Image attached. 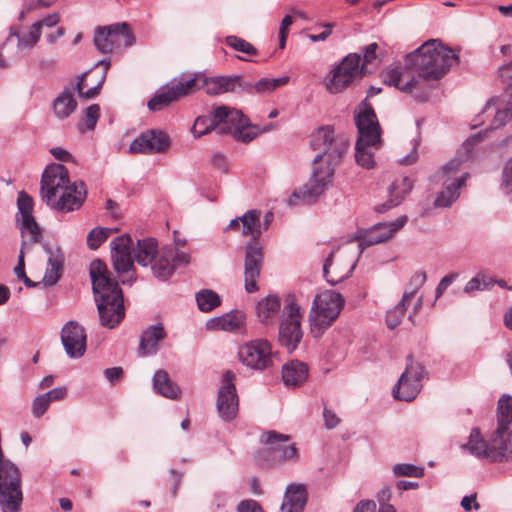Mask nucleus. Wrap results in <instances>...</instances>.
Segmentation results:
<instances>
[{
	"mask_svg": "<svg viewBox=\"0 0 512 512\" xmlns=\"http://www.w3.org/2000/svg\"><path fill=\"white\" fill-rule=\"evenodd\" d=\"M310 145L316 152L311 177L287 199L289 206L312 204L328 189L335 167L347 152L350 142L345 135H335L331 126H321L311 134Z\"/></svg>",
	"mask_w": 512,
	"mask_h": 512,
	"instance_id": "1",
	"label": "nucleus"
},
{
	"mask_svg": "<svg viewBox=\"0 0 512 512\" xmlns=\"http://www.w3.org/2000/svg\"><path fill=\"white\" fill-rule=\"evenodd\" d=\"M87 195L84 182L69 180L67 168L62 164L48 165L41 179V196L51 208L61 212L79 209Z\"/></svg>",
	"mask_w": 512,
	"mask_h": 512,
	"instance_id": "2",
	"label": "nucleus"
},
{
	"mask_svg": "<svg viewBox=\"0 0 512 512\" xmlns=\"http://www.w3.org/2000/svg\"><path fill=\"white\" fill-rule=\"evenodd\" d=\"M89 271L100 324L112 329L125 316L122 290L119 283L109 277L107 266L101 260L92 261Z\"/></svg>",
	"mask_w": 512,
	"mask_h": 512,
	"instance_id": "3",
	"label": "nucleus"
},
{
	"mask_svg": "<svg viewBox=\"0 0 512 512\" xmlns=\"http://www.w3.org/2000/svg\"><path fill=\"white\" fill-rule=\"evenodd\" d=\"M459 61L458 54L439 39H431L405 57V67L424 80H438Z\"/></svg>",
	"mask_w": 512,
	"mask_h": 512,
	"instance_id": "4",
	"label": "nucleus"
},
{
	"mask_svg": "<svg viewBox=\"0 0 512 512\" xmlns=\"http://www.w3.org/2000/svg\"><path fill=\"white\" fill-rule=\"evenodd\" d=\"M482 138V132L470 136L464 143L465 152H458L442 168L434 174V181L443 185V190L434 201L436 207L447 208L460 196V189L465 185L469 177L467 172H461V168L469 158L472 148Z\"/></svg>",
	"mask_w": 512,
	"mask_h": 512,
	"instance_id": "5",
	"label": "nucleus"
},
{
	"mask_svg": "<svg viewBox=\"0 0 512 512\" xmlns=\"http://www.w3.org/2000/svg\"><path fill=\"white\" fill-rule=\"evenodd\" d=\"M241 232L252 238V241L245 245L244 281L246 292L253 293L258 290L257 281L264 259L262 246L257 241L262 234L258 210H248L241 216Z\"/></svg>",
	"mask_w": 512,
	"mask_h": 512,
	"instance_id": "6",
	"label": "nucleus"
},
{
	"mask_svg": "<svg viewBox=\"0 0 512 512\" xmlns=\"http://www.w3.org/2000/svg\"><path fill=\"white\" fill-rule=\"evenodd\" d=\"M358 137L355 144V159L365 169L375 166L374 151L381 146V128L373 108L365 101L355 113Z\"/></svg>",
	"mask_w": 512,
	"mask_h": 512,
	"instance_id": "7",
	"label": "nucleus"
},
{
	"mask_svg": "<svg viewBox=\"0 0 512 512\" xmlns=\"http://www.w3.org/2000/svg\"><path fill=\"white\" fill-rule=\"evenodd\" d=\"M289 435L274 430L261 434L260 442L266 447L256 452L254 460L261 468H271L299 461V452L294 444H287Z\"/></svg>",
	"mask_w": 512,
	"mask_h": 512,
	"instance_id": "8",
	"label": "nucleus"
},
{
	"mask_svg": "<svg viewBox=\"0 0 512 512\" xmlns=\"http://www.w3.org/2000/svg\"><path fill=\"white\" fill-rule=\"evenodd\" d=\"M344 304L340 293L325 290L317 294L308 315L310 332L314 338L321 337L338 318Z\"/></svg>",
	"mask_w": 512,
	"mask_h": 512,
	"instance_id": "9",
	"label": "nucleus"
},
{
	"mask_svg": "<svg viewBox=\"0 0 512 512\" xmlns=\"http://www.w3.org/2000/svg\"><path fill=\"white\" fill-rule=\"evenodd\" d=\"M361 256V249L353 247L350 243L343 247L334 248L323 263V277L334 286L349 278Z\"/></svg>",
	"mask_w": 512,
	"mask_h": 512,
	"instance_id": "10",
	"label": "nucleus"
},
{
	"mask_svg": "<svg viewBox=\"0 0 512 512\" xmlns=\"http://www.w3.org/2000/svg\"><path fill=\"white\" fill-rule=\"evenodd\" d=\"M303 312L294 296H288L282 308L278 341L289 353L293 352L303 337L301 321Z\"/></svg>",
	"mask_w": 512,
	"mask_h": 512,
	"instance_id": "11",
	"label": "nucleus"
},
{
	"mask_svg": "<svg viewBox=\"0 0 512 512\" xmlns=\"http://www.w3.org/2000/svg\"><path fill=\"white\" fill-rule=\"evenodd\" d=\"M21 472L16 464L0 454V506L22 504Z\"/></svg>",
	"mask_w": 512,
	"mask_h": 512,
	"instance_id": "12",
	"label": "nucleus"
},
{
	"mask_svg": "<svg viewBox=\"0 0 512 512\" xmlns=\"http://www.w3.org/2000/svg\"><path fill=\"white\" fill-rule=\"evenodd\" d=\"M197 89V77L182 75L179 79H172L169 83L158 89L155 95L148 101L147 106L151 111L162 110L173 101L193 93Z\"/></svg>",
	"mask_w": 512,
	"mask_h": 512,
	"instance_id": "13",
	"label": "nucleus"
},
{
	"mask_svg": "<svg viewBox=\"0 0 512 512\" xmlns=\"http://www.w3.org/2000/svg\"><path fill=\"white\" fill-rule=\"evenodd\" d=\"M361 55L358 53H350L336 65L330 72V76L326 82V88L330 93H340L347 88L354 79L363 74L360 68Z\"/></svg>",
	"mask_w": 512,
	"mask_h": 512,
	"instance_id": "14",
	"label": "nucleus"
},
{
	"mask_svg": "<svg viewBox=\"0 0 512 512\" xmlns=\"http://www.w3.org/2000/svg\"><path fill=\"white\" fill-rule=\"evenodd\" d=\"M134 42L135 37L125 22L98 27L94 35V45L101 53H111L114 47L120 43L129 47Z\"/></svg>",
	"mask_w": 512,
	"mask_h": 512,
	"instance_id": "15",
	"label": "nucleus"
},
{
	"mask_svg": "<svg viewBox=\"0 0 512 512\" xmlns=\"http://www.w3.org/2000/svg\"><path fill=\"white\" fill-rule=\"evenodd\" d=\"M407 361L406 368L392 393L394 398L408 402L414 400L421 391L424 368L420 363L413 361L411 356L407 357Z\"/></svg>",
	"mask_w": 512,
	"mask_h": 512,
	"instance_id": "16",
	"label": "nucleus"
},
{
	"mask_svg": "<svg viewBox=\"0 0 512 512\" xmlns=\"http://www.w3.org/2000/svg\"><path fill=\"white\" fill-rule=\"evenodd\" d=\"M500 77L506 84V90L499 97L491 99L485 106V110L495 108V116L492 128L504 126L512 118V61L500 69Z\"/></svg>",
	"mask_w": 512,
	"mask_h": 512,
	"instance_id": "17",
	"label": "nucleus"
},
{
	"mask_svg": "<svg viewBox=\"0 0 512 512\" xmlns=\"http://www.w3.org/2000/svg\"><path fill=\"white\" fill-rule=\"evenodd\" d=\"M190 263V254L180 251L176 246L163 247L153 260L151 269L155 278L160 281L168 280L177 268L187 266Z\"/></svg>",
	"mask_w": 512,
	"mask_h": 512,
	"instance_id": "18",
	"label": "nucleus"
},
{
	"mask_svg": "<svg viewBox=\"0 0 512 512\" xmlns=\"http://www.w3.org/2000/svg\"><path fill=\"white\" fill-rule=\"evenodd\" d=\"M239 361L253 370H265L273 365L271 344L264 339L249 341L238 350Z\"/></svg>",
	"mask_w": 512,
	"mask_h": 512,
	"instance_id": "19",
	"label": "nucleus"
},
{
	"mask_svg": "<svg viewBox=\"0 0 512 512\" xmlns=\"http://www.w3.org/2000/svg\"><path fill=\"white\" fill-rule=\"evenodd\" d=\"M407 222V216L403 215L391 222H379L369 229L359 230L354 239L359 241L357 249L361 253L366 247L383 243L390 239Z\"/></svg>",
	"mask_w": 512,
	"mask_h": 512,
	"instance_id": "20",
	"label": "nucleus"
},
{
	"mask_svg": "<svg viewBox=\"0 0 512 512\" xmlns=\"http://www.w3.org/2000/svg\"><path fill=\"white\" fill-rule=\"evenodd\" d=\"M235 377L232 371L225 372L218 391L217 411L225 422L232 421L237 416L239 409V398L234 384Z\"/></svg>",
	"mask_w": 512,
	"mask_h": 512,
	"instance_id": "21",
	"label": "nucleus"
},
{
	"mask_svg": "<svg viewBox=\"0 0 512 512\" xmlns=\"http://www.w3.org/2000/svg\"><path fill=\"white\" fill-rule=\"evenodd\" d=\"M170 146L169 136L156 129L142 132L130 144L129 152L131 154H156L162 153Z\"/></svg>",
	"mask_w": 512,
	"mask_h": 512,
	"instance_id": "22",
	"label": "nucleus"
},
{
	"mask_svg": "<svg viewBox=\"0 0 512 512\" xmlns=\"http://www.w3.org/2000/svg\"><path fill=\"white\" fill-rule=\"evenodd\" d=\"M406 67L401 66L400 64H391L388 66L382 73L381 77L384 84L393 86L404 93L413 94L414 98L419 102H424L428 99L427 92L417 93V90L420 88V80L415 77H412L405 82H403L402 77Z\"/></svg>",
	"mask_w": 512,
	"mask_h": 512,
	"instance_id": "23",
	"label": "nucleus"
},
{
	"mask_svg": "<svg viewBox=\"0 0 512 512\" xmlns=\"http://www.w3.org/2000/svg\"><path fill=\"white\" fill-rule=\"evenodd\" d=\"M86 332L76 321H68L61 330V342L70 358H80L86 351Z\"/></svg>",
	"mask_w": 512,
	"mask_h": 512,
	"instance_id": "24",
	"label": "nucleus"
},
{
	"mask_svg": "<svg viewBox=\"0 0 512 512\" xmlns=\"http://www.w3.org/2000/svg\"><path fill=\"white\" fill-rule=\"evenodd\" d=\"M488 458L493 462H508L512 459V431L497 427L488 439Z\"/></svg>",
	"mask_w": 512,
	"mask_h": 512,
	"instance_id": "25",
	"label": "nucleus"
},
{
	"mask_svg": "<svg viewBox=\"0 0 512 512\" xmlns=\"http://www.w3.org/2000/svg\"><path fill=\"white\" fill-rule=\"evenodd\" d=\"M132 244V238L128 234L118 236L111 241V259L117 273H129L133 270Z\"/></svg>",
	"mask_w": 512,
	"mask_h": 512,
	"instance_id": "26",
	"label": "nucleus"
},
{
	"mask_svg": "<svg viewBox=\"0 0 512 512\" xmlns=\"http://www.w3.org/2000/svg\"><path fill=\"white\" fill-rule=\"evenodd\" d=\"M243 113L235 108L220 105L212 110V116L217 134H232L236 126L241 124Z\"/></svg>",
	"mask_w": 512,
	"mask_h": 512,
	"instance_id": "27",
	"label": "nucleus"
},
{
	"mask_svg": "<svg viewBox=\"0 0 512 512\" xmlns=\"http://www.w3.org/2000/svg\"><path fill=\"white\" fill-rule=\"evenodd\" d=\"M166 335V331L160 323L147 327L140 337L138 355L140 357L155 355L160 348V342L166 338Z\"/></svg>",
	"mask_w": 512,
	"mask_h": 512,
	"instance_id": "28",
	"label": "nucleus"
},
{
	"mask_svg": "<svg viewBox=\"0 0 512 512\" xmlns=\"http://www.w3.org/2000/svg\"><path fill=\"white\" fill-rule=\"evenodd\" d=\"M44 250L48 255V260L42 283L45 286H53L59 281L62 275L64 256L58 247L52 248L48 245H44Z\"/></svg>",
	"mask_w": 512,
	"mask_h": 512,
	"instance_id": "29",
	"label": "nucleus"
},
{
	"mask_svg": "<svg viewBox=\"0 0 512 512\" xmlns=\"http://www.w3.org/2000/svg\"><path fill=\"white\" fill-rule=\"evenodd\" d=\"M413 188V181L407 177L402 176L396 178L389 187V199L386 203L377 207L379 213H383L390 208L398 206L407 194Z\"/></svg>",
	"mask_w": 512,
	"mask_h": 512,
	"instance_id": "30",
	"label": "nucleus"
},
{
	"mask_svg": "<svg viewBox=\"0 0 512 512\" xmlns=\"http://www.w3.org/2000/svg\"><path fill=\"white\" fill-rule=\"evenodd\" d=\"M201 87L208 95H218L234 92L241 88L239 76H216L204 78Z\"/></svg>",
	"mask_w": 512,
	"mask_h": 512,
	"instance_id": "31",
	"label": "nucleus"
},
{
	"mask_svg": "<svg viewBox=\"0 0 512 512\" xmlns=\"http://www.w3.org/2000/svg\"><path fill=\"white\" fill-rule=\"evenodd\" d=\"M308 376V365L299 360H292L282 367V380L286 387H300L307 381Z\"/></svg>",
	"mask_w": 512,
	"mask_h": 512,
	"instance_id": "32",
	"label": "nucleus"
},
{
	"mask_svg": "<svg viewBox=\"0 0 512 512\" xmlns=\"http://www.w3.org/2000/svg\"><path fill=\"white\" fill-rule=\"evenodd\" d=\"M256 317L261 324L273 325L281 311V301L277 295H268L260 299L255 308Z\"/></svg>",
	"mask_w": 512,
	"mask_h": 512,
	"instance_id": "33",
	"label": "nucleus"
},
{
	"mask_svg": "<svg viewBox=\"0 0 512 512\" xmlns=\"http://www.w3.org/2000/svg\"><path fill=\"white\" fill-rule=\"evenodd\" d=\"M245 315L241 311H232L220 317L212 318L207 322V327L213 330L237 332L244 328Z\"/></svg>",
	"mask_w": 512,
	"mask_h": 512,
	"instance_id": "34",
	"label": "nucleus"
},
{
	"mask_svg": "<svg viewBox=\"0 0 512 512\" xmlns=\"http://www.w3.org/2000/svg\"><path fill=\"white\" fill-rule=\"evenodd\" d=\"M77 106L78 103L71 88H65L52 102L53 114L58 120L69 118Z\"/></svg>",
	"mask_w": 512,
	"mask_h": 512,
	"instance_id": "35",
	"label": "nucleus"
},
{
	"mask_svg": "<svg viewBox=\"0 0 512 512\" xmlns=\"http://www.w3.org/2000/svg\"><path fill=\"white\" fill-rule=\"evenodd\" d=\"M133 251L137 263L143 267H147L153 263V260L157 257L160 250H158L157 240L152 237H147L139 239Z\"/></svg>",
	"mask_w": 512,
	"mask_h": 512,
	"instance_id": "36",
	"label": "nucleus"
},
{
	"mask_svg": "<svg viewBox=\"0 0 512 512\" xmlns=\"http://www.w3.org/2000/svg\"><path fill=\"white\" fill-rule=\"evenodd\" d=\"M153 388L163 397L176 400L181 395V389L173 383L165 370H157L153 376Z\"/></svg>",
	"mask_w": 512,
	"mask_h": 512,
	"instance_id": "37",
	"label": "nucleus"
},
{
	"mask_svg": "<svg viewBox=\"0 0 512 512\" xmlns=\"http://www.w3.org/2000/svg\"><path fill=\"white\" fill-rule=\"evenodd\" d=\"M23 238L21 249H27L29 245L38 243L42 238V232L34 217L17 221Z\"/></svg>",
	"mask_w": 512,
	"mask_h": 512,
	"instance_id": "38",
	"label": "nucleus"
},
{
	"mask_svg": "<svg viewBox=\"0 0 512 512\" xmlns=\"http://www.w3.org/2000/svg\"><path fill=\"white\" fill-rule=\"evenodd\" d=\"M383 56L384 53L377 43L374 42L365 46L363 48V62L360 63L363 74L371 73L376 69L380 65Z\"/></svg>",
	"mask_w": 512,
	"mask_h": 512,
	"instance_id": "39",
	"label": "nucleus"
},
{
	"mask_svg": "<svg viewBox=\"0 0 512 512\" xmlns=\"http://www.w3.org/2000/svg\"><path fill=\"white\" fill-rule=\"evenodd\" d=\"M240 122L242 124V127H240V125L239 126L237 125L231 135L235 140L243 142V143L251 142L260 133L268 131L271 127L269 125V126L264 127L263 129H260L259 127L255 126V125H251L249 123L248 118H246L244 116V114L242 115V119Z\"/></svg>",
	"mask_w": 512,
	"mask_h": 512,
	"instance_id": "40",
	"label": "nucleus"
},
{
	"mask_svg": "<svg viewBox=\"0 0 512 512\" xmlns=\"http://www.w3.org/2000/svg\"><path fill=\"white\" fill-rule=\"evenodd\" d=\"M489 442L484 440L478 428H473L470 432L468 442L463 448L470 454L478 458H488Z\"/></svg>",
	"mask_w": 512,
	"mask_h": 512,
	"instance_id": "41",
	"label": "nucleus"
},
{
	"mask_svg": "<svg viewBox=\"0 0 512 512\" xmlns=\"http://www.w3.org/2000/svg\"><path fill=\"white\" fill-rule=\"evenodd\" d=\"M512 423V397L502 395L497 407V427L510 428Z\"/></svg>",
	"mask_w": 512,
	"mask_h": 512,
	"instance_id": "42",
	"label": "nucleus"
},
{
	"mask_svg": "<svg viewBox=\"0 0 512 512\" xmlns=\"http://www.w3.org/2000/svg\"><path fill=\"white\" fill-rule=\"evenodd\" d=\"M198 308L202 312H209L221 304L219 295L210 289H203L196 294Z\"/></svg>",
	"mask_w": 512,
	"mask_h": 512,
	"instance_id": "43",
	"label": "nucleus"
},
{
	"mask_svg": "<svg viewBox=\"0 0 512 512\" xmlns=\"http://www.w3.org/2000/svg\"><path fill=\"white\" fill-rule=\"evenodd\" d=\"M41 33L42 32L38 28V24L34 23L30 26L27 33L22 34V35H20L18 33H13V34H11V36L17 38V47L18 48L30 49V48H33L37 44V42L40 39Z\"/></svg>",
	"mask_w": 512,
	"mask_h": 512,
	"instance_id": "44",
	"label": "nucleus"
},
{
	"mask_svg": "<svg viewBox=\"0 0 512 512\" xmlns=\"http://www.w3.org/2000/svg\"><path fill=\"white\" fill-rule=\"evenodd\" d=\"M212 131H216L212 112L208 115L198 116L191 128V132L195 138H199Z\"/></svg>",
	"mask_w": 512,
	"mask_h": 512,
	"instance_id": "45",
	"label": "nucleus"
},
{
	"mask_svg": "<svg viewBox=\"0 0 512 512\" xmlns=\"http://www.w3.org/2000/svg\"><path fill=\"white\" fill-rule=\"evenodd\" d=\"M33 205V199L26 192H19L17 198L18 214L16 221L25 219V221L27 222L28 218L34 217L32 214Z\"/></svg>",
	"mask_w": 512,
	"mask_h": 512,
	"instance_id": "46",
	"label": "nucleus"
},
{
	"mask_svg": "<svg viewBox=\"0 0 512 512\" xmlns=\"http://www.w3.org/2000/svg\"><path fill=\"white\" fill-rule=\"evenodd\" d=\"M392 471L397 477H414L421 478L424 476L425 470L421 466H417L411 463H399L395 464Z\"/></svg>",
	"mask_w": 512,
	"mask_h": 512,
	"instance_id": "47",
	"label": "nucleus"
},
{
	"mask_svg": "<svg viewBox=\"0 0 512 512\" xmlns=\"http://www.w3.org/2000/svg\"><path fill=\"white\" fill-rule=\"evenodd\" d=\"M409 304V302L401 299V301L396 306L387 312L386 324L390 329H393L400 324Z\"/></svg>",
	"mask_w": 512,
	"mask_h": 512,
	"instance_id": "48",
	"label": "nucleus"
},
{
	"mask_svg": "<svg viewBox=\"0 0 512 512\" xmlns=\"http://www.w3.org/2000/svg\"><path fill=\"white\" fill-rule=\"evenodd\" d=\"M493 284H494V281L491 277H489L485 274L479 273L466 283V285L464 287V292L467 294H471L475 291H480V290L490 288L493 286Z\"/></svg>",
	"mask_w": 512,
	"mask_h": 512,
	"instance_id": "49",
	"label": "nucleus"
},
{
	"mask_svg": "<svg viewBox=\"0 0 512 512\" xmlns=\"http://www.w3.org/2000/svg\"><path fill=\"white\" fill-rule=\"evenodd\" d=\"M426 279L427 276L424 271H417L413 274L409 281L408 289L403 293L402 299L410 303L418 290L424 285Z\"/></svg>",
	"mask_w": 512,
	"mask_h": 512,
	"instance_id": "50",
	"label": "nucleus"
},
{
	"mask_svg": "<svg viewBox=\"0 0 512 512\" xmlns=\"http://www.w3.org/2000/svg\"><path fill=\"white\" fill-rule=\"evenodd\" d=\"M17 58V51L15 50L14 41L12 36L0 46V68L8 67L12 61Z\"/></svg>",
	"mask_w": 512,
	"mask_h": 512,
	"instance_id": "51",
	"label": "nucleus"
},
{
	"mask_svg": "<svg viewBox=\"0 0 512 512\" xmlns=\"http://www.w3.org/2000/svg\"><path fill=\"white\" fill-rule=\"evenodd\" d=\"M225 42L229 47H231L235 51L242 52L247 55L257 54L256 48L251 43L238 36H227Z\"/></svg>",
	"mask_w": 512,
	"mask_h": 512,
	"instance_id": "52",
	"label": "nucleus"
},
{
	"mask_svg": "<svg viewBox=\"0 0 512 512\" xmlns=\"http://www.w3.org/2000/svg\"><path fill=\"white\" fill-rule=\"evenodd\" d=\"M110 234V229L95 227L87 235V245L90 249L96 250L99 246L107 240Z\"/></svg>",
	"mask_w": 512,
	"mask_h": 512,
	"instance_id": "53",
	"label": "nucleus"
},
{
	"mask_svg": "<svg viewBox=\"0 0 512 512\" xmlns=\"http://www.w3.org/2000/svg\"><path fill=\"white\" fill-rule=\"evenodd\" d=\"M500 190L505 195L512 193V157H510L503 166Z\"/></svg>",
	"mask_w": 512,
	"mask_h": 512,
	"instance_id": "54",
	"label": "nucleus"
},
{
	"mask_svg": "<svg viewBox=\"0 0 512 512\" xmlns=\"http://www.w3.org/2000/svg\"><path fill=\"white\" fill-rule=\"evenodd\" d=\"M100 117V106L98 104H92L85 109L84 114V125L86 129L93 130Z\"/></svg>",
	"mask_w": 512,
	"mask_h": 512,
	"instance_id": "55",
	"label": "nucleus"
},
{
	"mask_svg": "<svg viewBox=\"0 0 512 512\" xmlns=\"http://www.w3.org/2000/svg\"><path fill=\"white\" fill-rule=\"evenodd\" d=\"M49 399L43 394L38 395L35 397L32 403V414L36 418H40L45 414V412L48 410L50 406Z\"/></svg>",
	"mask_w": 512,
	"mask_h": 512,
	"instance_id": "56",
	"label": "nucleus"
},
{
	"mask_svg": "<svg viewBox=\"0 0 512 512\" xmlns=\"http://www.w3.org/2000/svg\"><path fill=\"white\" fill-rule=\"evenodd\" d=\"M293 19L290 15H286L281 22L280 28H279V47L283 49L285 47L287 35H288V29L292 25Z\"/></svg>",
	"mask_w": 512,
	"mask_h": 512,
	"instance_id": "57",
	"label": "nucleus"
},
{
	"mask_svg": "<svg viewBox=\"0 0 512 512\" xmlns=\"http://www.w3.org/2000/svg\"><path fill=\"white\" fill-rule=\"evenodd\" d=\"M60 21V15L57 12L51 13L44 18L38 20L35 22V24H38V28L42 32L43 27L52 28L56 26Z\"/></svg>",
	"mask_w": 512,
	"mask_h": 512,
	"instance_id": "58",
	"label": "nucleus"
},
{
	"mask_svg": "<svg viewBox=\"0 0 512 512\" xmlns=\"http://www.w3.org/2000/svg\"><path fill=\"white\" fill-rule=\"evenodd\" d=\"M457 277L458 274L456 273H451L444 276L436 287V298H439L444 293V291L455 281Z\"/></svg>",
	"mask_w": 512,
	"mask_h": 512,
	"instance_id": "59",
	"label": "nucleus"
},
{
	"mask_svg": "<svg viewBox=\"0 0 512 512\" xmlns=\"http://www.w3.org/2000/svg\"><path fill=\"white\" fill-rule=\"evenodd\" d=\"M391 497H392V490L389 486H385L382 489H380L376 494V499H377V502L379 505L378 508H381L382 506H386V505H391L390 504Z\"/></svg>",
	"mask_w": 512,
	"mask_h": 512,
	"instance_id": "60",
	"label": "nucleus"
},
{
	"mask_svg": "<svg viewBox=\"0 0 512 512\" xmlns=\"http://www.w3.org/2000/svg\"><path fill=\"white\" fill-rule=\"evenodd\" d=\"M237 512H263V510L255 500H243L239 503Z\"/></svg>",
	"mask_w": 512,
	"mask_h": 512,
	"instance_id": "61",
	"label": "nucleus"
},
{
	"mask_svg": "<svg viewBox=\"0 0 512 512\" xmlns=\"http://www.w3.org/2000/svg\"><path fill=\"white\" fill-rule=\"evenodd\" d=\"M323 418L327 429L335 428L340 422V419L335 414V412L327 407H325L323 410Z\"/></svg>",
	"mask_w": 512,
	"mask_h": 512,
	"instance_id": "62",
	"label": "nucleus"
},
{
	"mask_svg": "<svg viewBox=\"0 0 512 512\" xmlns=\"http://www.w3.org/2000/svg\"><path fill=\"white\" fill-rule=\"evenodd\" d=\"M104 375L111 384H114L121 379L123 375V369L122 367L107 368L104 370Z\"/></svg>",
	"mask_w": 512,
	"mask_h": 512,
	"instance_id": "63",
	"label": "nucleus"
},
{
	"mask_svg": "<svg viewBox=\"0 0 512 512\" xmlns=\"http://www.w3.org/2000/svg\"><path fill=\"white\" fill-rule=\"evenodd\" d=\"M353 512H377L376 502L373 500H361L357 503Z\"/></svg>",
	"mask_w": 512,
	"mask_h": 512,
	"instance_id": "64",
	"label": "nucleus"
}]
</instances>
